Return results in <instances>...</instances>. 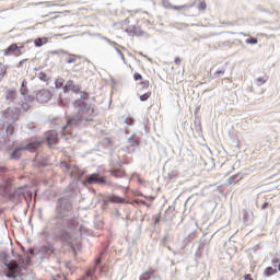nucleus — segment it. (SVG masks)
<instances>
[{"label":"nucleus","mask_w":280,"mask_h":280,"mask_svg":"<svg viewBox=\"0 0 280 280\" xmlns=\"http://www.w3.org/2000/svg\"><path fill=\"white\" fill-rule=\"evenodd\" d=\"M150 27L147 13H137L121 22V31L129 36H141Z\"/></svg>","instance_id":"obj_1"},{"label":"nucleus","mask_w":280,"mask_h":280,"mask_svg":"<svg viewBox=\"0 0 280 280\" xmlns=\"http://www.w3.org/2000/svg\"><path fill=\"white\" fill-rule=\"evenodd\" d=\"M80 106L77 116L72 117L68 120L67 126L62 129V135L67 137V135H71V128L73 124H78V121H93V117H95V109L90 105H86L84 102H79Z\"/></svg>","instance_id":"obj_2"},{"label":"nucleus","mask_w":280,"mask_h":280,"mask_svg":"<svg viewBox=\"0 0 280 280\" xmlns=\"http://www.w3.org/2000/svg\"><path fill=\"white\" fill-rule=\"evenodd\" d=\"M4 266L5 270H8L7 277L9 279H16V275L21 272V266L19 262H16V260H11L10 262H5Z\"/></svg>","instance_id":"obj_3"},{"label":"nucleus","mask_w":280,"mask_h":280,"mask_svg":"<svg viewBox=\"0 0 280 280\" xmlns=\"http://www.w3.org/2000/svg\"><path fill=\"white\" fill-rule=\"evenodd\" d=\"M84 185H106V179L94 173L85 178Z\"/></svg>","instance_id":"obj_4"},{"label":"nucleus","mask_w":280,"mask_h":280,"mask_svg":"<svg viewBox=\"0 0 280 280\" xmlns=\"http://www.w3.org/2000/svg\"><path fill=\"white\" fill-rule=\"evenodd\" d=\"M3 55L4 56H15L16 58H19L20 56H23V51L21 50V48H19V45L11 44L9 47H7L3 50Z\"/></svg>","instance_id":"obj_5"},{"label":"nucleus","mask_w":280,"mask_h":280,"mask_svg":"<svg viewBox=\"0 0 280 280\" xmlns=\"http://www.w3.org/2000/svg\"><path fill=\"white\" fill-rule=\"evenodd\" d=\"M45 139L49 145V148H54V145L58 144V132L50 130L45 133Z\"/></svg>","instance_id":"obj_6"},{"label":"nucleus","mask_w":280,"mask_h":280,"mask_svg":"<svg viewBox=\"0 0 280 280\" xmlns=\"http://www.w3.org/2000/svg\"><path fill=\"white\" fill-rule=\"evenodd\" d=\"M37 102H40V104H47L49 100H51V92L49 90H42L36 94Z\"/></svg>","instance_id":"obj_7"},{"label":"nucleus","mask_w":280,"mask_h":280,"mask_svg":"<svg viewBox=\"0 0 280 280\" xmlns=\"http://www.w3.org/2000/svg\"><path fill=\"white\" fill-rule=\"evenodd\" d=\"M43 145V141L40 140H31L25 147H22L23 150H28V152H36L38 148Z\"/></svg>","instance_id":"obj_8"},{"label":"nucleus","mask_w":280,"mask_h":280,"mask_svg":"<svg viewBox=\"0 0 280 280\" xmlns=\"http://www.w3.org/2000/svg\"><path fill=\"white\" fill-rule=\"evenodd\" d=\"M109 202H112L113 205H124L126 202V199L117 195H112L104 199V205H109Z\"/></svg>","instance_id":"obj_9"},{"label":"nucleus","mask_w":280,"mask_h":280,"mask_svg":"<svg viewBox=\"0 0 280 280\" xmlns=\"http://www.w3.org/2000/svg\"><path fill=\"white\" fill-rule=\"evenodd\" d=\"M156 272V270L149 268L147 271H144L141 276H140V280H151L154 278V273Z\"/></svg>","instance_id":"obj_10"},{"label":"nucleus","mask_w":280,"mask_h":280,"mask_svg":"<svg viewBox=\"0 0 280 280\" xmlns=\"http://www.w3.org/2000/svg\"><path fill=\"white\" fill-rule=\"evenodd\" d=\"M109 172L115 178H124L126 176V171L121 168H112Z\"/></svg>","instance_id":"obj_11"},{"label":"nucleus","mask_w":280,"mask_h":280,"mask_svg":"<svg viewBox=\"0 0 280 280\" xmlns=\"http://www.w3.org/2000/svg\"><path fill=\"white\" fill-rule=\"evenodd\" d=\"M5 100L7 102H14L16 100V90H7Z\"/></svg>","instance_id":"obj_12"},{"label":"nucleus","mask_w":280,"mask_h":280,"mask_svg":"<svg viewBox=\"0 0 280 280\" xmlns=\"http://www.w3.org/2000/svg\"><path fill=\"white\" fill-rule=\"evenodd\" d=\"M65 54L68 55V57L65 59L67 65H73V62H78V58H80V56H78V55H73V54H69V52H65Z\"/></svg>","instance_id":"obj_13"},{"label":"nucleus","mask_w":280,"mask_h":280,"mask_svg":"<svg viewBox=\"0 0 280 280\" xmlns=\"http://www.w3.org/2000/svg\"><path fill=\"white\" fill-rule=\"evenodd\" d=\"M49 39L47 37H38L34 40L35 47H43V45H47Z\"/></svg>","instance_id":"obj_14"},{"label":"nucleus","mask_w":280,"mask_h":280,"mask_svg":"<svg viewBox=\"0 0 280 280\" xmlns=\"http://www.w3.org/2000/svg\"><path fill=\"white\" fill-rule=\"evenodd\" d=\"M79 226L78 220L75 219H69L67 221V229H70V231H73L74 229H77Z\"/></svg>","instance_id":"obj_15"},{"label":"nucleus","mask_w":280,"mask_h":280,"mask_svg":"<svg viewBox=\"0 0 280 280\" xmlns=\"http://www.w3.org/2000/svg\"><path fill=\"white\" fill-rule=\"evenodd\" d=\"M23 151H24V150H23V147L15 149V150L11 153L10 159H13V160L21 159V154H22Z\"/></svg>","instance_id":"obj_16"},{"label":"nucleus","mask_w":280,"mask_h":280,"mask_svg":"<svg viewBox=\"0 0 280 280\" xmlns=\"http://www.w3.org/2000/svg\"><path fill=\"white\" fill-rule=\"evenodd\" d=\"M273 275H277V269L272 268V267H267L264 270V276L265 277H272Z\"/></svg>","instance_id":"obj_17"},{"label":"nucleus","mask_w":280,"mask_h":280,"mask_svg":"<svg viewBox=\"0 0 280 280\" xmlns=\"http://www.w3.org/2000/svg\"><path fill=\"white\" fill-rule=\"evenodd\" d=\"M59 240H61V242H69V240H71V234L67 231H62L59 235Z\"/></svg>","instance_id":"obj_18"},{"label":"nucleus","mask_w":280,"mask_h":280,"mask_svg":"<svg viewBox=\"0 0 280 280\" xmlns=\"http://www.w3.org/2000/svg\"><path fill=\"white\" fill-rule=\"evenodd\" d=\"M139 89H140V91H145V90L150 89V81H148V80L141 81L139 83Z\"/></svg>","instance_id":"obj_19"},{"label":"nucleus","mask_w":280,"mask_h":280,"mask_svg":"<svg viewBox=\"0 0 280 280\" xmlns=\"http://www.w3.org/2000/svg\"><path fill=\"white\" fill-rule=\"evenodd\" d=\"M21 93H22V95H27V81H23L22 82V88H21Z\"/></svg>","instance_id":"obj_20"},{"label":"nucleus","mask_w":280,"mask_h":280,"mask_svg":"<svg viewBox=\"0 0 280 280\" xmlns=\"http://www.w3.org/2000/svg\"><path fill=\"white\" fill-rule=\"evenodd\" d=\"M151 95H152V92H147V93L140 95L141 102H148V100H150Z\"/></svg>","instance_id":"obj_21"},{"label":"nucleus","mask_w":280,"mask_h":280,"mask_svg":"<svg viewBox=\"0 0 280 280\" xmlns=\"http://www.w3.org/2000/svg\"><path fill=\"white\" fill-rule=\"evenodd\" d=\"M229 185H236L237 184V175L231 176L228 180Z\"/></svg>","instance_id":"obj_22"},{"label":"nucleus","mask_w":280,"mask_h":280,"mask_svg":"<svg viewBox=\"0 0 280 280\" xmlns=\"http://www.w3.org/2000/svg\"><path fill=\"white\" fill-rule=\"evenodd\" d=\"M245 43L247 44V45H257V38H255V37H250V38H247L246 40H245Z\"/></svg>","instance_id":"obj_23"},{"label":"nucleus","mask_w":280,"mask_h":280,"mask_svg":"<svg viewBox=\"0 0 280 280\" xmlns=\"http://www.w3.org/2000/svg\"><path fill=\"white\" fill-rule=\"evenodd\" d=\"M125 124H127V126H135V118L128 116V117L125 119Z\"/></svg>","instance_id":"obj_24"},{"label":"nucleus","mask_w":280,"mask_h":280,"mask_svg":"<svg viewBox=\"0 0 280 280\" xmlns=\"http://www.w3.org/2000/svg\"><path fill=\"white\" fill-rule=\"evenodd\" d=\"M39 80H42L43 82H47V80H49V78H47V73L45 72H40L38 75Z\"/></svg>","instance_id":"obj_25"},{"label":"nucleus","mask_w":280,"mask_h":280,"mask_svg":"<svg viewBox=\"0 0 280 280\" xmlns=\"http://www.w3.org/2000/svg\"><path fill=\"white\" fill-rule=\"evenodd\" d=\"M133 80H136V82H139V80H143V75H141L139 72H136L133 74Z\"/></svg>","instance_id":"obj_26"},{"label":"nucleus","mask_w":280,"mask_h":280,"mask_svg":"<svg viewBox=\"0 0 280 280\" xmlns=\"http://www.w3.org/2000/svg\"><path fill=\"white\" fill-rule=\"evenodd\" d=\"M198 10H207V2L201 1L198 5Z\"/></svg>","instance_id":"obj_27"},{"label":"nucleus","mask_w":280,"mask_h":280,"mask_svg":"<svg viewBox=\"0 0 280 280\" xmlns=\"http://www.w3.org/2000/svg\"><path fill=\"white\" fill-rule=\"evenodd\" d=\"M185 8H187V5H173L172 10H185Z\"/></svg>","instance_id":"obj_28"},{"label":"nucleus","mask_w":280,"mask_h":280,"mask_svg":"<svg viewBox=\"0 0 280 280\" xmlns=\"http://www.w3.org/2000/svg\"><path fill=\"white\" fill-rule=\"evenodd\" d=\"M258 84H266L267 80L264 77L257 79Z\"/></svg>","instance_id":"obj_29"},{"label":"nucleus","mask_w":280,"mask_h":280,"mask_svg":"<svg viewBox=\"0 0 280 280\" xmlns=\"http://www.w3.org/2000/svg\"><path fill=\"white\" fill-rule=\"evenodd\" d=\"M71 91H73L74 93H80V86L71 84Z\"/></svg>","instance_id":"obj_30"},{"label":"nucleus","mask_w":280,"mask_h":280,"mask_svg":"<svg viewBox=\"0 0 280 280\" xmlns=\"http://www.w3.org/2000/svg\"><path fill=\"white\" fill-rule=\"evenodd\" d=\"M65 93H69L71 91V83L63 86Z\"/></svg>","instance_id":"obj_31"},{"label":"nucleus","mask_w":280,"mask_h":280,"mask_svg":"<svg viewBox=\"0 0 280 280\" xmlns=\"http://www.w3.org/2000/svg\"><path fill=\"white\" fill-rule=\"evenodd\" d=\"M55 84H56V88H57V89H61V86H62V80H57V81L55 82Z\"/></svg>","instance_id":"obj_32"},{"label":"nucleus","mask_w":280,"mask_h":280,"mask_svg":"<svg viewBox=\"0 0 280 280\" xmlns=\"http://www.w3.org/2000/svg\"><path fill=\"white\" fill-rule=\"evenodd\" d=\"M135 202H136V205H143V206L148 205V202H145V201H143L141 199H136Z\"/></svg>","instance_id":"obj_33"},{"label":"nucleus","mask_w":280,"mask_h":280,"mask_svg":"<svg viewBox=\"0 0 280 280\" xmlns=\"http://www.w3.org/2000/svg\"><path fill=\"white\" fill-rule=\"evenodd\" d=\"M89 277H91V271H86L85 276H83L80 280H89Z\"/></svg>","instance_id":"obj_34"},{"label":"nucleus","mask_w":280,"mask_h":280,"mask_svg":"<svg viewBox=\"0 0 280 280\" xmlns=\"http://www.w3.org/2000/svg\"><path fill=\"white\" fill-rule=\"evenodd\" d=\"M279 261H280L279 258L275 257V258H272L271 264L273 266H277V264H279Z\"/></svg>","instance_id":"obj_35"},{"label":"nucleus","mask_w":280,"mask_h":280,"mask_svg":"<svg viewBox=\"0 0 280 280\" xmlns=\"http://www.w3.org/2000/svg\"><path fill=\"white\" fill-rule=\"evenodd\" d=\"M244 280H253V275L250 273L245 275Z\"/></svg>","instance_id":"obj_36"},{"label":"nucleus","mask_w":280,"mask_h":280,"mask_svg":"<svg viewBox=\"0 0 280 280\" xmlns=\"http://www.w3.org/2000/svg\"><path fill=\"white\" fill-rule=\"evenodd\" d=\"M174 62H175V65H180V57H175Z\"/></svg>","instance_id":"obj_37"},{"label":"nucleus","mask_w":280,"mask_h":280,"mask_svg":"<svg viewBox=\"0 0 280 280\" xmlns=\"http://www.w3.org/2000/svg\"><path fill=\"white\" fill-rule=\"evenodd\" d=\"M215 75H224V70H219L215 72Z\"/></svg>","instance_id":"obj_38"},{"label":"nucleus","mask_w":280,"mask_h":280,"mask_svg":"<svg viewBox=\"0 0 280 280\" xmlns=\"http://www.w3.org/2000/svg\"><path fill=\"white\" fill-rule=\"evenodd\" d=\"M243 215H244V220H245V222H246V220H248V212H247V211H244V212H243Z\"/></svg>","instance_id":"obj_39"},{"label":"nucleus","mask_w":280,"mask_h":280,"mask_svg":"<svg viewBox=\"0 0 280 280\" xmlns=\"http://www.w3.org/2000/svg\"><path fill=\"white\" fill-rule=\"evenodd\" d=\"M18 48H19L20 51H21V49H24V48H25V44H22L21 46H18Z\"/></svg>","instance_id":"obj_40"},{"label":"nucleus","mask_w":280,"mask_h":280,"mask_svg":"<svg viewBox=\"0 0 280 280\" xmlns=\"http://www.w3.org/2000/svg\"><path fill=\"white\" fill-rule=\"evenodd\" d=\"M148 200H154V197L153 196H149V197H145Z\"/></svg>","instance_id":"obj_41"},{"label":"nucleus","mask_w":280,"mask_h":280,"mask_svg":"<svg viewBox=\"0 0 280 280\" xmlns=\"http://www.w3.org/2000/svg\"><path fill=\"white\" fill-rule=\"evenodd\" d=\"M101 261H102V260H101L100 258H98V259H96V265H97V264H100Z\"/></svg>","instance_id":"obj_42"},{"label":"nucleus","mask_w":280,"mask_h":280,"mask_svg":"<svg viewBox=\"0 0 280 280\" xmlns=\"http://www.w3.org/2000/svg\"><path fill=\"white\" fill-rule=\"evenodd\" d=\"M25 60H27V59H24V60L20 61V65H23V62H25Z\"/></svg>","instance_id":"obj_43"},{"label":"nucleus","mask_w":280,"mask_h":280,"mask_svg":"<svg viewBox=\"0 0 280 280\" xmlns=\"http://www.w3.org/2000/svg\"><path fill=\"white\" fill-rule=\"evenodd\" d=\"M144 207H148V208H150V207H151V205H150V203H147V205H144Z\"/></svg>","instance_id":"obj_44"},{"label":"nucleus","mask_w":280,"mask_h":280,"mask_svg":"<svg viewBox=\"0 0 280 280\" xmlns=\"http://www.w3.org/2000/svg\"><path fill=\"white\" fill-rule=\"evenodd\" d=\"M50 253H54V248H50Z\"/></svg>","instance_id":"obj_45"},{"label":"nucleus","mask_w":280,"mask_h":280,"mask_svg":"<svg viewBox=\"0 0 280 280\" xmlns=\"http://www.w3.org/2000/svg\"><path fill=\"white\" fill-rule=\"evenodd\" d=\"M278 270L280 271V264L278 265Z\"/></svg>","instance_id":"obj_46"}]
</instances>
